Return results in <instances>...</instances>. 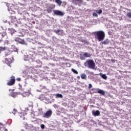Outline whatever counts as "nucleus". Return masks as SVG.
<instances>
[{"label":"nucleus","mask_w":131,"mask_h":131,"mask_svg":"<svg viewBox=\"0 0 131 131\" xmlns=\"http://www.w3.org/2000/svg\"><path fill=\"white\" fill-rule=\"evenodd\" d=\"M86 65H88L89 68H91V69H94L96 67L95 61L93 60H86L85 62V66H86Z\"/></svg>","instance_id":"nucleus-2"},{"label":"nucleus","mask_w":131,"mask_h":131,"mask_svg":"<svg viewBox=\"0 0 131 131\" xmlns=\"http://www.w3.org/2000/svg\"><path fill=\"white\" fill-rule=\"evenodd\" d=\"M55 3H56L58 6H61V5H62V1L61 0H55Z\"/></svg>","instance_id":"nucleus-20"},{"label":"nucleus","mask_w":131,"mask_h":131,"mask_svg":"<svg viewBox=\"0 0 131 131\" xmlns=\"http://www.w3.org/2000/svg\"><path fill=\"white\" fill-rule=\"evenodd\" d=\"M73 3L79 6V5L82 4V0H73Z\"/></svg>","instance_id":"nucleus-10"},{"label":"nucleus","mask_w":131,"mask_h":131,"mask_svg":"<svg viewBox=\"0 0 131 131\" xmlns=\"http://www.w3.org/2000/svg\"><path fill=\"white\" fill-rule=\"evenodd\" d=\"M25 61H29V60H31V58H29V55L27 56V57L24 58Z\"/></svg>","instance_id":"nucleus-28"},{"label":"nucleus","mask_w":131,"mask_h":131,"mask_svg":"<svg viewBox=\"0 0 131 131\" xmlns=\"http://www.w3.org/2000/svg\"><path fill=\"white\" fill-rule=\"evenodd\" d=\"M110 42V41L108 39H106L104 41H102L101 43L102 45H108Z\"/></svg>","instance_id":"nucleus-14"},{"label":"nucleus","mask_w":131,"mask_h":131,"mask_svg":"<svg viewBox=\"0 0 131 131\" xmlns=\"http://www.w3.org/2000/svg\"><path fill=\"white\" fill-rule=\"evenodd\" d=\"M10 56H12V55H11V52H10V50H6L5 52V56L10 57Z\"/></svg>","instance_id":"nucleus-11"},{"label":"nucleus","mask_w":131,"mask_h":131,"mask_svg":"<svg viewBox=\"0 0 131 131\" xmlns=\"http://www.w3.org/2000/svg\"><path fill=\"white\" fill-rule=\"evenodd\" d=\"M28 41H30V42H31V41H32L33 40V38H31L30 37H29L28 38Z\"/></svg>","instance_id":"nucleus-29"},{"label":"nucleus","mask_w":131,"mask_h":131,"mask_svg":"<svg viewBox=\"0 0 131 131\" xmlns=\"http://www.w3.org/2000/svg\"><path fill=\"white\" fill-rule=\"evenodd\" d=\"M111 62H112L113 63H115V60L111 59Z\"/></svg>","instance_id":"nucleus-38"},{"label":"nucleus","mask_w":131,"mask_h":131,"mask_svg":"<svg viewBox=\"0 0 131 131\" xmlns=\"http://www.w3.org/2000/svg\"><path fill=\"white\" fill-rule=\"evenodd\" d=\"M0 42H2V40H0Z\"/></svg>","instance_id":"nucleus-40"},{"label":"nucleus","mask_w":131,"mask_h":131,"mask_svg":"<svg viewBox=\"0 0 131 131\" xmlns=\"http://www.w3.org/2000/svg\"><path fill=\"white\" fill-rule=\"evenodd\" d=\"M19 116L20 118H22L23 120H25V115L23 114V113H21L19 114Z\"/></svg>","instance_id":"nucleus-19"},{"label":"nucleus","mask_w":131,"mask_h":131,"mask_svg":"<svg viewBox=\"0 0 131 131\" xmlns=\"http://www.w3.org/2000/svg\"><path fill=\"white\" fill-rule=\"evenodd\" d=\"M10 20L11 22H15L16 21V17L11 16L10 17Z\"/></svg>","instance_id":"nucleus-18"},{"label":"nucleus","mask_w":131,"mask_h":131,"mask_svg":"<svg viewBox=\"0 0 131 131\" xmlns=\"http://www.w3.org/2000/svg\"><path fill=\"white\" fill-rule=\"evenodd\" d=\"M78 78H79V77H78Z\"/></svg>","instance_id":"nucleus-41"},{"label":"nucleus","mask_w":131,"mask_h":131,"mask_svg":"<svg viewBox=\"0 0 131 131\" xmlns=\"http://www.w3.org/2000/svg\"><path fill=\"white\" fill-rule=\"evenodd\" d=\"M15 41H17L18 43H20L21 45H25V46L27 45V43H26L25 40H24V39H21L20 38H16L15 39Z\"/></svg>","instance_id":"nucleus-7"},{"label":"nucleus","mask_w":131,"mask_h":131,"mask_svg":"<svg viewBox=\"0 0 131 131\" xmlns=\"http://www.w3.org/2000/svg\"><path fill=\"white\" fill-rule=\"evenodd\" d=\"M52 114H53V111H52L51 110H49L46 113H43V117H44V118H50V117H52Z\"/></svg>","instance_id":"nucleus-4"},{"label":"nucleus","mask_w":131,"mask_h":131,"mask_svg":"<svg viewBox=\"0 0 131 131\" xmlns=\"http://www.w3.org/2000/svg\"><path fill=\"white\" fill-rule=\"evenodd\" d=\"M1 34L2 36V37H5V36H6L7 33H6V32H3L1 33Z\"/></svg>","instance_id":"nucleus-25"},{"label":"nucleus","mask_w":131,"mask_h":131,"mask_svg":"<svg viewBox=\"0 0 131 131\" xmlns=\"http://www.w3.org/2000/svg\"><path fill=\"white\" fill-rule=\"evenodd\" d=\"M16 82V79H15V76L10 77V79L8 80L7 85L9 86L14 85Z\"/></svg>","instance_id":"nucleus-3"},{"label":"nucleus","mask_w":131,"mask_h":131,"mask_svg":"<svg viewBox=\"0 0 131 131\" xmlns=\"http://www.w3.org/2000/svg\"><path fill=\"white\" fill-rule=\"evenodd\" d=\"M16 80L17 81H21V78H17Z\"/></svg>","instance_id":"nucleus-37"},{"label":"nucleus","mask_w":131,"mask_h":131,"mask_svg":"<svg viewBox=\"0 0 131 131\" xmlns=\"http://www.w3.org/2000/svg\"><path fill=\"white\" fill-rule=\"evenodd\" d=\"M72 71L75 73V74H78V72L77 71L74 70V69H72Z\"/></svg>","instance_id":"nucleus-27"},{"label":"nucleus","mask_w":131,"mask_h":131,"mask_svg":"<svg viewBox=\"0 0 131 131\" xmlns=\"http://www.w3.org/2000/svg\"><path fill=\"white\" fill-rule=\"evenodd\" d=\"M91 54L85 52L83 53L82 56H80V59L81 60H85V58H91Z\"/></svg>","instance_id":"nucleus-5"},{"label":"nucleus","mask_w":131,"mask_h":131,"mask_svg":"<svg viewBox=\"0 0 131 131\" xmlns=\"http://www.w3.org/2000/svg\"><path fill=\"white\" fill-rule=\"evenodd\" d=\"M0 131H8V129L4 127V125L2 123H0Z\"/></svg>","instance_id":"nucleus-12"},{"label":"nucleus","mask_w":131,"mask_h":131,"mask_svg":"<svg viewBox=\"0 0 131 131\" xmlns=\"http://www.w3.org/2000/svg\"><path fill=\"white\" fill-rule=\"evenodd\" d=\"M95 37L98 41H102L103 39H105V32L103 31H97Z\"/></svg>","instance_id":"nucleus-1"},{"label":"nucleus","mask_w":131,"mask_h":131,"mask_svg":"<svg viewBox=\"0 0 131 131\" xmlns=\"http://www.w3.org/2000/svg\"><path fill=\"white\" fill-rule=\"evenodd\" d=\"M9 92H13V90H12L11 89H9Z\"/></svg>","instance_id":"nucleus-39"},{"label":"nucleus","mask_w":131,"mask_h":131,"mask_svg":"<svg viewBox=\"0 0 131 131\" xmlns=\"http://www.w3.org/2000/svg\"><path fill=\"white\" fill-rule=\"evenodd\" d=\"M24 95H25V96H27V97H28V96H29L30 95V93H29V92H25Z\"/></svg>","instance_id":"nucleus-31"},{"label":"nucleus","mask_w":131,"mask_h":131,"mask_svg":"<svg viewBox=\"0 0 131 131\" xmlns=\"http://www.w3.org/2000/svg\"><path fill=\"white\" fill-rule=\"evenodd\" d=\"M45 126L43 124H41V125H40V127H41V128H42V129H43V128H45Z\"/></svg>","instance_id":"nucleus-36"},{"label":"nucleus","mask_w":131,"mask_h":131,"mask_svg":"<svg viewBox=\"0 0 131 131\" xmlns=\"http://www.w3.org/2000/svg\"><path fill=\"white\" fill-rule=\"evenodd\" d=\"M92 115L93 116H99L100 115V111H92Z\"/></svg>","instance_id":"nucleus-9"},{"label":"nucleus","mask_w":131,"mask_h":131,"mask_svg":"<svg viewBox=\"0 0 131 131\" xmlns=\"http://www.w3.org/2000/svg\"><path fill=\"white\" fill-rule=\"evenodd\" d=\"M100 75H101L102 78H103V79H104L105 80H107V78H108V77H107V76L106 75V74H102V73L99 74Z\"/></svg>","instance_id":"nucleus-16"},{"label":"nucleus","mask_w":131,"mask_h":131,"mask_svg":"<svg viewBox=\"0 0 131 131\" xmlns=\"http://www.w3.org/2000/svg\"><path fill=\"white\" fill-rule=\"evenodd\" d=\"M17 110L16 109H13V112H12L13 113V114H16V113H17Z\"/></svg>","instance_id":"nucleus-35"},{"label":"nucleus","mask_w":131,"mask_h":131,"mask_svg":"<svg viewBox=\"0 0 131 131\" xmlns=\"http://www.w3.org/2000/svg\"><path fill=\"white\" fill-rule=\"evenodd\" d=\"M92 88H93V85H92V84H89V86H88L89 90H91V89H92Z\"/></svg>","instance_id":"nucleus-34"},{"label":"nucleus","mask_w":131,"mask_h":131,"mask_svg":"<svg viewBox=\"0 0 131 131\" xmlns=\"http://www.w3.org/2000/svg\"><path fill=\"white\" fill-rule=\"evenodd\" d=\"M98 94H100V95H102V96H105V91L102 90H99L97 91Z\"/></svg>","instance_id":"nucleus-15"},{"label":"nucleus","mask_w":131,"mask_h":131,"mask_svg":"<svg viewBox=\"0 0 131 131\" xmlns=\"http://www.w3.org/2000/svg\"><path fill=\"white\" fill-rule=\"evenodd\" d=\"M12 58H13V56H10V57H8L7 58H6L5 59V63L9 66V67H11V63H12Z\"/></svg>","instance_id":"nucleus-6"},{"label":"nucleus","mask_w":131,"mask_h":131,"mask_svg":"<svg viewBox=\"0 0 131 131\" xmlns=\"http://www.w3.org/2000/svg\"><path fill=\"white\" fill-rule=\"evenodd\" d=\"M78 78H79V77H78Z\"/></svg>","instance_id":"nucleus-42"},{"label":"nucleus","mask_w":131,"mask_h":131,"mask_svg":"<svg viewBox=\"0 0 131 131\" xmlns=\"http://www.w3.org/2000/svg\"><path fill=\"white\" fill-rule=\"evenodd\" d=\"M53 10V8L52 7V6L50 5L47 7V11L48 13H52V10Z\"/></svg>","instance_id":"nucleus-13"},{"label":"nucleus","mask_w":131,"mask_h":131,"mask_svg":"<svg viewBox=\"0 0 131 131\" xmlns=\"http://www.w3.org/2000/svg\"><path fill=\"white\" fill-rule=\"evenodd\" d=\"M93 16H94V17H98V14L97 13V12H94L93 14Z\"/></svg>","instance_id":"nucleus-32"},{"label":"nucleus","mask_w":131,"mask_h":131,"mask_svg":"<svg viewBox=\"0 0 131 131\" xmlns=\"http://www.w3.org/2000/svg\"><path fill=\"white\" fill-rule=\"evenodd\" d=\"M81 78L82 79H85L86 78V75H85V74H83L81 75Z\"/></svg>","instance_id":"nucleus-23"},{"label":"nucleus","mask_w":131,"mask_h":131,"mask_svg":"<svg viewBox=\"0 0 131 131\" xmlns=\"http://www.w3.org/2000/svg\"><path fill=\"white\" fill-rule=\"evenodd\" d=\"M60 31H61L60 30H54V32H55V33H56V34H58V33H59V32H60Z\"/></svg>","instance_id":"nucleus-33"},{"label":"nucleus","mask_w":131,"mask_h":131,"mask_svg":"<svg viewBox=\"0 0 131 131\" xmlns=\"http://www.w3.org/2000/svg\"><path fill=\"white\" fill-rule=\"evenodd\" d=\"M56 97L57 98H61L62 99L63 98V95L61 94H57L56 95Z\"/></svg>","instance_id":"nucleus-26"},{"label":"nucleus","mask_w":131,"mask_h":131,"mask_svg":"<svg viewBox=\"0 0 131 131\" xmlns=\"http://www.w3.org/2000/svg\"><path fill=\"white\" fill-rule=\"evenodd\" d=\"M126 16H127L128 18H131V12L127 13Z\"/></svg>","instance_id":"nucleus-30"},{"label":"nucleus","mask_w":131,"mask_h":131,"mask_svg":"<svg viewBox=\"0 0 131 131\" xmlns=\"http://www.w3.org/2000/svg\"><path fill=\"white\" fill-rule=\"evenodd\" d=\"M6 47H0V53L6 51Z\"/></svg>","instance_id":"nucleus-21"},{"label":"nucleus","mask_w":131,"mask_h":131,"mask_svg":"<svg viewBox=\"0 0 131 131\" xmlns=\"http://www.w3.org/2000/svg\"><path fill=\"white\" fill-rule=\"evenodd\" d=\"M53 13L56 16H64V13L60 10H53Z\"/></svg>","instance_id":"nucleus-8"},{"label":"nucleus","mask_w":131,"mask_h":131,"mask_svg":"<svg viewBox=\"0 0 131 131\" xmlns=\"http://www.w3.org/2000/svg\"><path fill=\"white\" fill-rule=\"evenodd\" d=\"M38 115H43V112H42V108H39L38 110Z\"/></svg>","instance_id":"nucleus-17"},{"label":"nucleus","mask_w":131,"mask_h":131,"mask_svg":"<svg viewBox=\"0 0 131 131\" xmlns=\"http://www.w3.org/2000/svg\"><path fill=\"white\" fill-rule=\"evenodd\" d=\"M8 11L11 14H14L15 13V11H12V9L8 8Z\"/></svg>","instance_id":"nucleus-24"},{"label":"nucleus","mask_w":131,"mask_h":131,"mask_svg":"<svg viewBox=\"0 0 131 131\" xmlns=\"http://www.w3.org/2000/svg\"><path fill=\"white\" fill-rule=\"evenodd\" d=\"M96 12L97 14H99V15H100V14H102V13H103V11H102L101 9H100L99 10H96Z\"/></svg>","instance_id":"nucleus-22"}]
</instances>
